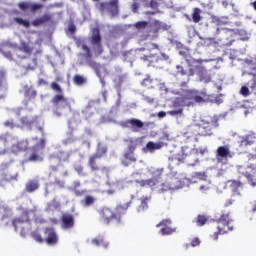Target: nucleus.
<instances>
[{"label": "nucleus", "mask_w": 256, "mask_h": 256, "mask_svg": "<svg viewBox=\"0 0 256 256\" xmlns=\"http://www.w3.org/2000/svg\"><path fill=\"white\" fill-rule=\"evenodd\" d=\"M92 244L96 245V247H99L101 245H103L104 247H107V244H105V238H103V236H99L98 238H94L92 240Z\"/></svg>", "instance_id": "nucleus-43"}, {"label": "nucleus", "mask_w": 256, "mask_h": 256, "mask_svg": "<svg viewBox=\"0 0 256 256\" xmlns=\"http://www.w3.org/2000/svg\"><path fill=\"white\" fill-rule=\"evenodd\" d=\"M51 205L52 207H54V209H59V207H61V203H59V201H57V199H52L51 201Z\"/></svg>", "instance_id": "nucleus-59"}, {"label": "nucleus", "mask_w": 256, "mask_h": 256, "mask_svg": "<svg viewBox=\"0 0 256 256\" xmlns=\"http://www.w3.org/2000/svg\"><path fill=\"white\" fill-rule=\"evenodd\" d=\"M122 165L127 167L129 165V153L124 154V158L122 159Z\"/></svg>", "instance_id": "nucleus-56"}, {"label": "nucleus", "mask_w": 256, "mask_h": 256, "mask_svg": "<svg viewBox=\"0 0 256 256\" xmlns=\"http://www.w3.org/2000/svg\"><path fill=\"white\" fill-rule=\"evenodd\" d=\"M20 59L22 60L21 66L26 71H34V69L37 67V58L22 56Z\"/></svg>", "instance_id": "nucleus-17"}, {"label": "nucleus", "mask_w": 256, "mask_h": 256, "mask_svg": "<svg viewBox=\"0 0 256 256\" xmlns=\"http://www.w3.org/2000/svg\"><path fill=\"white\" fill-rule=\"evenodd\" d=\"M92 45H95L94 51L97 55L103 54V44H101V33L99 29H94L91 37Z\"/></svg>", "instance_id": "nucleus-11"}, {"label": "nucleus", "mask_w": 256, "mask_h": 256, "mask_svg": "<svg viewBox=\"0 0 256 256\" xmlns=\"http://www.w3.org/2000/svg\"><path fill=\"white\" fill-rule=\"evenodd\" d=\"M175 231H177V228H172L170 226L162 227L160 229L161 235H173V233H175Z\"/></svg>", "instance_id": "nucleus-42"}, {"label": "nucleus", "mask_w": 256, "mask_h": 256, "mask_svg": "<svg viewBox=\"0 0 256 256\" xmlns=\"http://www.w3.org/2000/svg\"><path fill=\"white\" fill-rule=\"evenodd\" d=\"M49 21H51V15L44 14L42 17L33 20L32 25L33 27H39L41 25H45V23H49Z\"/></svg>", "instance_id": "nucleus-29"}, {"label": "nucleus", "mask_w": 256, "mask_h": 256, "mask_svg": "<svg viewBox=\"0 0 256 256\" xmlns=\"http://www.w3.org/2000/svg\"><path fill=\"white\" fill-rule=\"evenodd\" d=\"M207 221L208 219H207V216L205 215H198L196 218V224L198 225V227H203V225H205Z\"/></svg>", "instance_id": "nucleus-44"}, {"label": "nucleus", "mask_w": 256, "mask_h": 256, "mask_svg": "<svg viewBox=\"0 0 256 256\" xmlns=\"http://www.w3.org/2000/svg\"><path fill=\"white\" fill-rule=\"evenodd\" d=\"M93 107H95V102H89L85 109L82 111V113H89V111H91Z\"/></svg>", "instance_id": "nucleus-54"}, {"label": "nucleus", "mask_w": 256, "mask_h": 256, "mask_svg": "<svg viewBox=\"0 0 256 256\" xmlns=\"http://www.w3.org/2000/svg\"><path fill=\"white\" fill-rule=\"evenodd\" d=\"M130 130L133 133H139L143 127H145V123L139 119L132 118L129 120Z\"/></svg>", "instance_id": "nucleus-22"}, {"label": "nucleus", "mask_w": 256, "mask_h": 256, "mask_svg": "<svg viewBox=\"0 0 256 256\" xmlns=\"http://www.w3.org/2000/svg\"><path fill=\"white\" fill-rule=\"evenodd\" d=\"M21 123L22 125H31L32 122L27 118V116H24L21 118Z\"/></svg>", "instance_id": "nucleus-60"}, {"label": "nucleus", "mask_w": 256, "mask_h": 256, "mask_svg": "<svg viewBox=\"0 0 256 256\" xmlns=\"http://www.w3.org/2000/svg\"><path fill=\"white\" fill-rule=\"evenodd\" d=\"M37 189H39V181L37 180H29L25 185L26 193H34Z\"/></svg>", "instance_id": "nucleus-30"}, {"label": "nucleus", "mask_w": 256, "mask_h": 256, "mask_svg": "<svg viewBox=\"0 0 256 256\" xmlns=\"http://www.w3.org/2000/svg\"><path fill=\"white\" fill-rule=\"evenodd\" d=\"M18 51H21L22 53H25V55H27L28 57H31V55H33V51H35V48L33 47V45H31V43L22 40L18 47Z\"/></svg>", "instance_id": "nucleus-21"}, {"label": "nucleus", "mask_w": 256, "mask_h": 256, "mask_svg": "<svg viewBox=\"0 0 256 256\" xmlns=\"http://www.w3.org/2000/svg\"><path fill=\"white\" fill-rule=\"evenodd\" d=\"M176 73L177 75H181L182 77H185V76L193 77L195 75V66L190 67L187 71V69H185V66H183V64L177 65Z\"/></svg>", "instance_id": "nucleus-20"}, {"label": "nucleus", "mask_w": 256, "mask_h": 256, "mask_svg": "<svg viewBox=\"0 0 256 256\" xmlns=\"http://www.w3.org/2000/svg\"><path fill=\"white\" fill-rule=\"evenodd\" d=\"M44 235V243H47V245H57V243H59V237L57 236L55 228L46 227L44 229Z\"/></svg>", "instance_id": "nucleus-10"}, {"label": "nucleus", "mask_w": 256, "mask_h": 256, "mask_svg": "<svg viewBox=\"0 0 256 256\" xmlns=\"http://www.w3.org/2000/svg\"><path fill=\"white\" fill-rule=\"evenodd\" d=\"M41 149H45V138L40 139V143L30 148V155L27 158L28 163H37L43 161V152Z\"/></svg>", "instance_id": "nucleus-5"}, {"label": "nucleus", "mask_w": 256, "mask_h": 256, "mask_svg": "<svg viewBox=\"0 0 256 256\" xmlns=\"http://www.w3.org/2000/svg\"><path fill=\"white\" fill-rule=\"evenodd\" d=\"M95 201V197L92 195H86L84 199L81 200V205H83V207H91L92 205H95Z\"/></svg>", "instance_id": "nucleus-32"}, {"label": "nucleus", "mask_w": 256, "mask_h": 256, "mask_svg": "<svg viewBox=\"0 0 256 256\" xmlns=\"http://www.w3.org/2000/svg\"><path fill=\"white\" fill-rule=\"evenodd\" d=\"M53 185H57V187H60V189H63V187H65V182L59 179H55V181L53 182Z\"/></svg>", "instance_id": "nucleus-57"}, {"label": "nucleus", "mask_w": 256, "mask_h": 256, "mask_svg": "<svg viewBox=\"0 0 256 256\" xmlns=\"http://www.w3.org/2000/svg\"><path fill=\"white\" fill-rule=\"evenodd\" d=\"M195 74L198 75L202 83H211V74L202 65L194 66Z\"/></svg>", "instance_id": "nucleus-14"}, {"label": "nucleus", "mask_w": 256, "mask_h": 256, "mask_svg": "<svg viewBox=\"0 0 256 256\" xmlns=\"http://www.w3.org/2000/svg\"><path fill=\"white\" fill-rule=\"evenodd\" d=\"M61 227L65 230L75 227V216L71 213H63L61 216Z\"/></svg>", "instance_id": "nucleus-13"}, {"label": "nucleus", "mask_w": 256, "mask_h": 256, "mask_svg": "<svg viewBox=\"0 0 256 256\" xmlns=\"http://www.w3.org/2000/svg\"><path fill=\"white\" fill-rule=\"evenodd\" d=\"M82 49L85 51V53L81 54V56L86 59L87 65L93 69L97 77L101 78V69H103V66L91 58L93 55L91 54V49L89 46H87V44H83Z\"/></svg>", "instance_id": "nucleus-4"}, {"label": "nucleus", "mask_w": 256, "mask_h": 256, "mask_svg": "<svg viewBox=\"0 0 256 256\" xmlns=\"http://www.w3.org/2000/svg\"><path fill=\"white\" fill-rule=\"evenodd\" d=\"M14 21L18 23V25H22L23 27H26V29H29L30 23L27 20H24L22 18H14Z\"/></svg>", "instance_id": "nucleus-45"}, {"label": "nucleus", "mask_w": 256, "mask_h": 256, "mask_svg": "<svg viewBox=\"0 0 256 256\" xmlns=\"http://www.w3.org/2000/svg\"><path fill=\"white\" fill-rule=\"evenodd\" d=\"M24 97L27 101H33L37 97V90L33 89V86H24Z\"/></svg>", "instance_id": "nucleus-26"}, {"label": "nucleus", "mask_w": 256, "mask_h": 256, "mask_svg": "<svg viewBox=\"0 0 256 256\" xmlns=\"http://www.w3.org/2000/svg\"><path fill=\"white\" fill-rule=\"evenodd\" d=\"M85 193H87V190H74V195L76 197H83V195H85Z\"/></svg>", "instance_id": "nucleus-58"}, {"label": "nucleus", "mask_w": 256, "mask_h": 256, "mask_svg": "<svg viewBox=\"0 0 256 256\" xmlns=\"http://www.w3.org/2000/svg\"><path fill=\"white\" fill-rule=\"evenodd\" d=\"M107 151H108V148L106 145L98 144L96 153L92 155H94V157H98L99 159H103V157L107 155Z\"/></svg>", "instance_id": "nucleus-31"}, {"label": "nucleus", "mask_w": 256, "mask_h": 256, "mask_svg": "<svg viewBox=\"0 0 256 256\" xmlns=\"http://www.w3.org/2000/svg\"><path fill=\"white\" fill-rule=\"evenodd\" d=\"M127 209H129V203H126L124 205H118L116 207V217H121V215H126Z\"/></svg>", "instance_id": "nucleus-35"}, {"label": "nucleus", "mask_w": 256, "mask_h": 256, "mask_svg": "<svg viewBox=\"0 0 256 256\" xmlns=\"http://www.w3.org/2000/svg\"><path fill=\"white\" fill-rule=\"evenodd\" d=\"M2 55H4L6 59H13V54H11V52H2Z\"/></svg>", "instance_id": "nucleus-62"}, {"label": "nucleus", "mask_w": 256, "mask_h": 256, "mask_svg": "<svg viewBox=\"0 0 256 256\" xmlns=\"http://www.w3.org/2000/svg\"><path fill=\"white\" fill-rule=\"evenodd\" d=\"M233 203H235V200L228 199V200L225 201L224 207H231V205H233Z\"/></svg>", "instance_id": "nucleus-61"}, {"label": "nucleus", "mask_w": 256, "mask_h": 256, "mask_svg": "<svg viewBox=\"0 0 256 256\" xmlns=\"http://www.w3.org/2000/svg\"><path fill=\"white\" fill-rule=\"evenodd\" d=\"M226 185H227V187H229L231 192L234 193V195H241V193L238 192L239 188L242 185V183L240 181L228 180Z\"/></svg>", "instance_id": "nucleus-27"}, {"label": "nucleus", "mask_w": 256, "mask_h": 256, "mask_svg": "<svg viewBox=\"0 0 256 256\" xmlns=\"http://www.w3.org/2000/svg\"><path fill=\"white\" fill-rule=\"evenodd\" d=\"M139 10V4L138 3H134L132 5V11L133 13H137V11Z\"/></svg>", "instance_id": "nucleus-64"}, {"label": "nucleus", "mask_w": 256, "mask_h": 256, "mask_svg": "<svg viewBox=\"0 0 256 256\" xmlns=\"http://www.w3.org/2000/svg\"><path fill=\"white\" fill-rule=\"evenodd\" d=\"M248 75H250V77H252V79L250 81H248L247 85H248V87H250V89L252 91H255V89H256V74L253 72H248Z\"/></svg>", "instance_id": "nucleus-40"}, {"label": "nucleus", "mask_w": 256, "mask_h": 256, "mask_svg": "<svg viewBox=\"0 0 256 256\" xmlns=\"http://www.w3.org/2000/svg\"><path fill=\"white\" fill-rule=\"evenodd\" d=\"M170 189H171V186L168 183L158 180V186L156 187V191L158 193H165Z\"/></svg>", "instance_id": "nucleus-33"}, {"label": "nucleus", "mask_w": 256, "mask_h": 256, "mask_svg": "<svg viewBox=\"0 0 256 256\" xmlns=\"http://www.w3.org/2000/svg\"><path fill=\"white\" fill-rule=\"evenodd\" d=\"M191 155V148L184 146L182 147L181 153L175 155L174 159L178 161V163H185V159Z\"/></svg>", "instance_id": "nucleus-23"}, {"label": "nucleus", "mask_w": 256, "mask_h": 256, "mask_svg": "<svg viewBox=\"0 0 256 256\" xmlns=\"http://www.w3.org/2000/svg\"><path fill=\"white\" fill-rule=\"evenodd\" d=\"M51 89L55 91L56 93H62L63 90L61 89V86L57 82H52L51 83Z\"/></svg>", "instance_id": "nucleus-51"}, {"label": "nucleus", "mask_w": 256, "mask_h": 256, "mask_svg": "<svg viewBox=\"0 0 256 256\" xmlns=\"http://www.w3.org/2000/svg\"><path fill=\"white\" fill-rule=\"evenodd\" d=\"M141 59L146 63L147 67H155V63L159 62L157 54L144 55Z\"/></svg>", "instance_id": "nucleus-24"}, {"label": "nucleus", "mask_w": 256, "mask_h": 256, "mask_svg": "<svg viewBox=\"0 0 256 256\" xmlns=\"http://www.w3.org/2000/svg\"><path fill=\"white\" fill-rule=\"evenodd\" d=\"M151 198L149 197H145V198H142L141 199V203L140 205L138 206V211L141 212V211H145L147 209H149V200Z\"/></svg>", "instance_id": "nucleus-38"}, {"label": "nucleus", "mask_w": 256, "mask_h": 256, "mask_svg": "<svg viewBox=\"0 0 256 256\" xmlns=\"http://www.w3.org/2000/svg\"><path fill=\"white\" fill-rule=\"evenodd\" d=\"M20 11H31V13H35V11H39V9H43V4L32 3V2H20L18 4Z\"/></svg>", "instance_id": "nucleus-16"}, {"label": "nucleus", "mask_w": 256, "mask_h": 256, "mask_svg": "<svg viewBox=\"0 0 256 256\" xmlns=\"http://www.w3.org/2000/svg\"><path fill=\"white\" fill-rule=\"evenodd\" d=\"M31 237L36 241V243H45V239L41 236L38 230L32 231Z\"/></svg>", "instance_id": "nucleus-39"}, {"label": "nucleus", "mask_w": 256, "mask_h": 256, "mask_svg": "<svg viewBox=\"0 0 256 256\" xmlns=\"http://www.w3.org/2000/svg\"><path fill=\"white\" fill-rule=\"evenodd\" d=\"M247 65H252V67H250L251 71H256V64L253 65V61L252 60H248L246 61Z\"/></svg>", "instance_id": "nucleus-63"}, {"label": "nucleus", "mask_w": 256, "mask_h": 256, "mask_svg": "<svg viewBox=\"0 0 256 256\" xmlns=\"http://www.w3.org/2000/svg\"><path fill=\"white\" fill-rule=\"evenodd\" d=\"M11 213V208L7 205H0V215L2 216V219H7Z\"/></svg>", "instance_id": "nucleus-37"}, {"label": "nucleus", "mask_w": 256, "mask_h": 256, "mask_svg": "<svg viewBox=\"0 0 256 256\" xmlns=\"http://www.w3.org/2000/svg\"><path fill=\"white\" fill-rule=\"evenodd\" d=\"M28 148H29V141L27 140H21L16 144L12 145V150L14 151V153H21L23 151H27Z\"/></svg>", "instance_id": "nucleus-25"}, {"label": "nucleus", "mask_w": 256, "mask_h": 256, "mask_svg": "<svg viewBox=\"0 0 256 256\" xmlns=\"http://www.w3.org/2000/svg\"><path fill=\"white\" fill-rule=\"evenodd\" d=\"M231 157V150H229V146H219L216 150V159L218 163H223V161H227Z\"/></svg>", "instance_id": "nucleus-15"}, {"label": "nucleus", "mask_w": 256, "mask_h": 256, "mask_svg": "<svg viewBox=\"0 0 256 256\" xmlns=\"http://www.w3.org/2000/svg\"><path fill=\"white\" fill-rule=\"evenodd\" d=\"M209 102V94L206 91L197 89H186L182 95L177 98V103L180 107H195Z\"/></svg>", "instance_id": "nucleus-1"}, {"label": "nucleus", "mask_w": 256, "mask_h": 256, "mask_svg": "<svg viewBox=\"0 0 256 256\" xmlns=\"http://www.w3.org/2000/svg\"><path fill=\"white\" fill-rule=\"evenodd\" d=\"M4 127H8L9 129H13L15 127V122H13V120H6L4 122Z\"/></svg>", "instance_id": "nucleus-55"}, {"label": "nucleus", "mask_w": 256, "mask_h": 256, "mask_svg": "<svg viewBox=\"0 0 256 256\" xmlns=\"http://www.w3.org/2000/svg\"><path fill=\"white\" fill-rule=\"evenodd\" d=\"M149 25L147 21H140L135 24L136 29H146Z\"/></svg>", "instance_id": "nucleus-49"}, {"label": "nucleus", "mask_w": 256, "mask_h": 256, "mask_svg": "<svg viewBox=\"0 0 256 256\" xmlns=\"http://www.w3.org/2000/svg\"><path fill=\"white\" fill-rule=\"evenodd\" d=\"M87 166L89 167L92 173H97L99 171H107V167L103 166V164L99 162V158L94 155L89 156Z\"/></svg>", "instance_id": "nucleus-9"}, {"label": "nucleus", "mask_w": 256, "mask_h": 256, "mask_svg": "<svg viewBox=\"0 0 256 256\" xmlns=\"http://www.w3.org/2000/svg\"><path fill=\"white\" fill-rule=\"evenodd\" d=\"M199 135L201 137H207L209 135H213L211 131V125L209 123H204L199 125Z\"/></svg>", "instance_id": "nucleus-28"}, {"label": "nucleus", "mask_w": 256, "mask_h": 256, "mask_svg": "<svg viewBox=\"0 0 256 256\" xmlns=\"http://www.w3.org/2000/svg\"><path fill=\"white\" fill-rule=\"evenodd\" d=\"M146 7H150V9H154L157 10L159 9V2H157V0H151Z\"/></svg>", "instance_id": "nucleus-50"}, {"label": "nucleus", "mask_w": 256, "mask_h": 256, "mask_svg": "<svg viewBox=\"0 0 256 256\" xmlns=\"http://www.w3.org/2000/svg\"><path fill=\"white\" fill-rule=\"evenodd\" d=\"M217 231L211 236L212 239L217 241L219 235H226L229 231H233L235 226L233 225V220L231 218V213L222 214L220 218L216 221Z\"/></svg>", "instance_id": "nucleus-2"}, {"label": "nucleus", "mask_w": 256, "mask_h": 256, "mask_svg": "<svg viewBox=\"0 0 256 256\" xmlns=\"http://www.w3.org/2000/svg\"><path fill=\"white\" fill-rule=\"evenodd\" d=\"M167 113H168V115H171L172 117H174L175 115H183V108H180L178 110H170Z\"/></svg>", "instance_id": "nucleus-52"}, {"label": "nucleus", "mask_w": 256, "mask_h": 256, "mask_svg": "<svg viewBox=\"0 0 256 256\" xmlns=\"http://www.w3.org/2000/svg\"><path fill=\"white\" fill-rule=\"evenodd\" d=\"M163 147H165V143H163V142L150 141L146 144L143 151L145 153H148V152L149 153H155V151H159V149H163Z\"/></svg>", "instance_id": "nucleus-19"}, {"label": "nucleus", "mask_w": 256, "mask_h": 256, "mask_svg": "<svg viewBox=\"0 0 256 256\" xmlns=\"http://www.w3.org/2000/svg\"><path fill=\"white\" fill-rule=\"evenodd\" d=\"M99 215H100V219L103 221V223H106L107 225H109V223L111 221H113L114 219H117V214L115 212H113V210H111L108 207H104L99 211Z\"/></svg>", "instance_id": "nucleus-12"}, {"label": "nucleus", "mask_w": 256, "mask_h": 256, "mask_svg": "<svg viewBox=\"0 0 256 256\" xmlns=\"http://www.w3.org/2000/svg\"><path fill=\"white\" fill-rule=\"evenodd\" d=\"M190 245L191 247H199L201 245V240L195 237L194 239H192Z\"/></svg>", "instance_id": "nucleus-53"}, {"label": "nucleus", "mask_w": 256, "mask_h": 256, "mask_svg": "<svg viewBox=\"0 0 256 256\" xmlns=\"http://www.w3.org/2000/svg\"><path fill=\"white\" fill-rule=\"evenodd\" d=\"M31 213V210H23L22 215L18 218H14L12 220V225L15 229V231H20L21 237H25L27 235V230L23 227L25 223H29V214Z\"/></svg>", "instance_id": "nucleus-6"}, {"label": "nucleus", "mask_w": 256, "mask_h": 256, "mask_svg": "<svg viewBox=\"0 0 256 256\" xmlns=\"http://www.w3.org/2000/svg\"><path fill=\"white\" fill-rule=\"evenodd\" d=\"M159 178L158 177H153L147 180H140L139 185L140 187H149L153 191H157V187L159 185Z\"/></svg>", "instance_id": "nucleus-18"}, {"label": "nucleus", "mask_w": 256, "mask_h": 256, "mask_svg": "<svg viewBox=\"0 0 256 256\" xmlns=\"http://www.w3.org/2000/svg\"><path fill=\"white\" fill-rule=\"evenodd\" d=\"M155 83V80L151 78V76H147L144 78L141 82L142 87H147V89H153V85Z\"/></svg>", "instance_id": "nucleus-36"}, {"label": "nucleus", "mask_w": 256, "mask_h": 256, "mask_svg": "<svg viewBox=\"0 0 256 256\" xmlns=\"http://www.w3.org/2000/svg\"><path fill=\"white\" fill-rule=\"evenodd\" d=\"M201 8H194L192 13V21L193 23H199L203 17L201 16Z\"/></svg>", "instance_id": "nucleus-34"}, {"label": "nucleus", "mask_w": 256, "mask_h": 256, "mask_svg": "<svg viewBox=\"0 0 256 256\" xmlns=\"http://www.w3.org/2000/svg\"><path fill=\"white\" fill-rule=\"evenodd\" d=\"M82 49L85 51V53L81 54V56L86 59L87 65L93 69L97 77L101 78V69H103V66L91 58L93 55L91 54V49L89 46H87V44H83Z\"/></svg>", "instance_id": "nucleus-3"}, {"label": "nucleus", "mask_w": 256, "mask_h": 256, "mask_svg": "<svg viewBox=\"0 0 256 256\" xmlns=\"http://www.w3.org/2000/svg\"><path fill=\"white\" fill-rule=\"evenodd\" d=\"M172 221L171 219H163L162 221H160V223H158L156 225L157 228L159 227H169V225H171Z\"/></svg>", "instance_id": "nucleus-47"}, {"label": "nucleus", "mask_w": 256, "mask_h": 256, "mask_svg": "<svg viewBox=\"0 0 256 256\" xmlns=\"http://www.w3.org/2000/svg\"><path fill=\"white\" fill-rule=\"evenodd\" d=\"M73 82L75 85H85V83L87 82V79H85V77L79 75V74H76L74 77H73Z\"/></svg>", "instance_id": "nucleus-41"}, {"label": "nucleus", "mask_w": 256, "mask_h": 256, "mask_svg": "<svg viewBox=\"0 0 256 256\" xmlns=\"http://www.w3.org/2000/svg\"><path fill=\"white\" fill-rule=\"evenodd\" d=\"M98 9L101 13L106 11L115 17L119 14V0H110L109 2H101L98 4Z\"/></svg>", "instance_id": "nucleus-8"}, {"label": "nucleus", "mask_w": 256, "mask_h": 256, "mask_svg": "<svg viewBox=\"0 0 256 256\" xmlns=\"http://www.w3.org/2000/svg\"><path fill=\"white\" fill-rule=\"evenodd\" d=\"M51 103L56 107L55 115H57V117H61L60 109H71V103H69V100L63 96V94L55 95Z\"/></svg>", "instance_id": "nucleus-7"}, {"label": "nucleus", "mask_w": 256, "mask_h": 256, "mask_svg": "<svg viewBox=\"0 0 256 256\" xmlns=\"http://www.w3.org/2000/svg\"><path fill=\"white\" fill-rule=\"evenodd\" d=\"M57 157L60 159V161H69V153L67 152H59Z\"/></svg>", "instance_id": "nucleus-48"}, {"label": "nucleus", "mask_w": 256, "mask_h": 256, "mask_svg": "<svg viewBox=\"0 0 256 256\" xmlns=\"http://www.w3.org/2000/svg\"><path fill=\"white\" fill-rule=\"evenodd\" d=\"M240 95H242V97H249L251 95V91L249 90V87L242 86L240 89Z\"/></svg>", "instance_id": "nucleus-46"}]
</instances>
